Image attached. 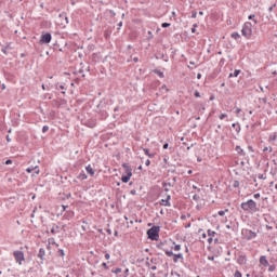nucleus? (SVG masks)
<instances>
[{
    "instance_id": "51",
    "label": "nucleus",
    "mask_w": 277,
    "mask_h": 277,
    "mask_svg": "<svg viewBox=\"0 0 277 277\" xmlns=\"http://www.w3.org/2000/svg\"><path fill=\"white\" fill-rule=\"evenodd\" d=\"M61 254L64 256V251L62 250Z\"/></svg>"
},
{
    "instance_id": "21",
    "label": "nucleus",
    "mask_w": 277,
    "mask_h": 277,
    "mask_svg": "<svg viewBox=\"0 0 277 277\" xmlns=\"http://www.w3.org/2000/svg\"><path fill=\"white\" fill-rule=\"evenodd\" d=\"M234 277H243V275L241 274V272L235 271Z\"/></svg>"
},
{
    "instance_id": "6",
    "label": "nucleus",
    "mask_w": 277,
    "mask_h": 277,
    "mask_svg": "<svg viewBox=\"0 0 277 277\" xmlns=\"http://www.w3.org/2000/svg\"><path fill=\"white\" fill-rule=\"evenodd\" d=\"M13 254L16 263H18V265H23V261H25V253H23V251H15Z\"/></svg>"
},
{
    "instance_id": "44",
    "label": "nucleus",
    "mask_w": 277,
    "mask_h": 277,
    "mask_svg": "<svg viewBox=\"0 0 277 277\" xmlns=\"http://www.w3.org/2000/svg\"><path fill=\"white\" fill-rule=\"evenodd\" d=\"M202 76L200 74L197 75V79H200Z\"/></svg>"
},
{
    "instance_id": "31",
    "label": "nucleus",
    "mask_w": 277,
    "mask_h": 277,
    "mask_svg": "<svg viewBox=\"0 0 277 277\" xmlns=\"http://www.w3.org/2000/svg\"><path fill=\"white\" fill-rule=\"evenodd\" d=\"M102 267L104 268V269H109V266L107 265V263H102Z\"/></svg>"
},
{
    "instance_id": "49",
    "label": "nucleus",
    "mask_w": 277,
    "mask_h": 277,
    "mask_svg": "<svg viewBox=\"0 0 277 277\" xmlns=\"http://www.w3.org/2000/svg\"><path fill=\"white\" fill-rule=\"evenodd\" d=\"M82 230H85V226L82 225Z\"/></svg>"
},
{
    "instance_id": "28",
    "label": "nucleus",
    "mask_w": 277,
    "mask_h": 277,
    "mask_svg": "<svg viewBox=\"0 0 277 277\" xmlns=\"http://www.w3.org/2000/svg\"><path fill=\"white\" fill-rule=\"evenodd\" d=\"M249 235H251V236H250V239H253V237H256V234H255V233H252V230H249Z\"/></svg>"
},
{
    "instance_id": "41",
    "label": "nucleus",
    "mask_w": 277,
    "mask_h": 277,
    "mask_svg": "<svg viewBox=\"0 0 277 277\" xmlns=\"http://www.w3.org/2000/svg\"><path fill=\"white\" fill-rule=\"evenodd\" d=\"M258 177L259 179H265V176L263 174H260Z\"/></svg>"
},
{
    "instance_id": "5",
    "label": "nucleus",
    "mask_w": 277,
    "mask_h": 277,
    "mask_svg": "<svg viewBox=\"0 0 277 277\" xmlns=\"http://www.w3.org/2000/svg\"><path fill=\"white\" fill-rule=\"evenodd\" d=\"M209 246L212 243H217V233L215 230L208 229V239H207Z\"/></svg>"
},
{
    "instance_id": "10",
    "label": "nucleus",
    "mask_w": 277,
    "mask_h": 277,
    "mask_svg": "<svg viewBox=\"0 0 277 277\" xmlns=\"http://www.w3.org/2000/svg\"><path fill=\"white\" fill-rule=\"evenodd\" d=\"M260 265H262L263 267H269V261H267V256L262 255L260 258Z\"/></svg>"
},
{
    "instance_id": "53",
    "label": "nucleus",
    "mask_w": 277,
    "mask_h": 277,
    "mask_svg": "<svg viewBox=\"0 0 277 277\" xmlns=\"http://www.w3.org/2000/svg\"><path fill=\"white\" fill-rule=\"evenodd\" d=\"M138 170H142V166L138 167Z\"/></svg>"
},
{
    "instance_id": "13",
    "label": "nucleus",
    "mask_w": 277,
    "mask_h": 277,
    "mask_svg": "<svg viewBox=\"0 0 277 277\" xmlns=\"http://www.w3.org/2000/svg\"><path fill=\"white\" fill-rule=\"evenodd\" d=\"M85 170L88 174H90V176H94V169L92 168L91 164L87 166Z\"/></svg>"
},
{
    "instance_id": "55",
    "label": "nucleus",
    "mask_w": 277,
    "mask_h": 277,
    "mask_svg": "<svg viewBox=\"0 0 277 277\" xmlns=\"http://www.w3.org/2000/svg\"><path fill=\"white\" fill-rule=\"evenodd\" d=\"M42 90H44V85H42Z\"/></svg>"
},
{
    "instance_id": "34",
    "label": "nucleus",
    "mask_w": 277,
    "mask_h": 277,
    "mask_svg": "<svg viewBox=\"0 0 277 277\" xmlns=\"http://www.w3.org/2000/svg\"><path fill=\"white\" fill-rule=\"evenodd\" d=\"M161 27L166 28V27H170V23H162Z\"/></svg>"
},
{
    "instance_id": "8",
    "label": "nucleus",
    "mask_w": 277,
    "mask_h": 277,
    "mask_svg": "<svg viewBox=\"0 0 277 277\" xmlns=\"http://www.w3.org/2000/svg\"><path fill=\"white\" fill-rule=\"evenodd\" d=\"M247 263H248V258L246 255L241 254L237 258L238 265H246Z\"/></svg>"
},
{
    "instance_id": "2",
    "label": "nucleus",
    "mask_w": 277,
    "mask_h": 277,
    "mask_svg": "<svg viewBox=\"0 0 277 277\" xmlns=\"http://www.w3.org/2000/svg\"><path fill=\"white\" fill-rule=\"evenodd\" d=\"M241 35L247 40H250L252 38V23L246 22L241 29Z\"/></svg>"
},
{
    "instance_id": "9",
    "label": "nucleus",
    "mask_w": 277,
    "mask_h": 277,
    "mask_svg": "<svg viewBox=\"0 0 277 277\" xmlns=\"http://www.w3.org/2000/svg\"><path fill=\"white\" fill-rule=\"evenodd\" d=\"M51 34H45V35H42L41 36V42L43 43V44H49V42H51Z\"/></svg>"
},
{
    "instance_id": "37",
    "label": "nucleus",
    "mask_w": 277,
    "mask_h": 277,
    "mask_svg": "<svg viewBox=\"0 0 277 277\" xmlns=\"http://www.w3.org/2000/svg\"><path fill=\"white\" fill-rule=\"evenodd\" d=\"M195 96H196V98H200V92L196 91Z\"/></svg>"
},
{
    "instance_id": "20",
    "label": "nucleus",
    "mask_w": 277,
    "mask_h": 277,
    "mask_svg": "<svg viewBox=\"0 0 277 277\" xmlns=\"http://www.w3.org/2000/svg\"><path fill=\"white\" fill-rule=\"evenodd\" d=\"M226 213H228V209L219 211V215H221V217H224Z\"/></svg>"
},
{
    "instance_id": "46",
    "label": "nucleus",
    "mask_w": 277,
    "mask_h": 277,
    "mask_svg": "<svg viewBox=\"0 0 277 277\" xmlns=\"http://www.w3.org/2000/svg\"><path fill=\"white\" fill-rule=\"evenodd\" d=\"M6 141H8V142H11L10 136L6 137Z\"/></svg>"
},
{
    "instance_id": "18",
    "label": "nucleus",
    "mask_w": 277,
    "mask_h": 277,
    "mask_svg": "<svg viewBox=\"0 0 277 277\" xmlns=\"http://www.w3.org/2000/svg\"><path fill=\"white\" fill-rule=\"evenodd\" d=\"M144 153L147 157H149V159H153V157H155V154H150L148 149H144Z\"/></svg>"
},
{
    "instance_id": "12",
    "label": "nucleus",
    "mask_w": 277,
    "mask_h": 277,
    "mask_svg": "<svg viewBox=\"0 0 277 277\" xmlns=\"http://www.w3.org/2000/svg\"><path fill=\"white\" fill-rule=\"evenodd\" d=\"M198 236H199V239H200L201 241H205V239H207V236L209 237V235L206 234V233H205V229H202V228L198 229Z\"/></svg>"
},
{
    "instance_id": "45",
    "label": "nucleus",
    "mask_w": 277,
    "mask_h": 277,
    "mask_svg": "<svg viewBox=\"0 0 277 277\" xmlns=\"http://www.w3.org/2000/svg\"><path fill=\"white\" fill-rule=\"evenodd\" d=\"M271 140H276V136H271Z\"/></svg>"
},
{
    "instance_id": "50",
    "label": "nucleus",
    "mask_w": 277,
    "mask_h": 277,
    "mask_svg": "<svg viewBox=\"0 0 277 277\" xmlns=\"http://www.w3.org/2000/svg\"><path fill=\"white\" fill-rule=\"evenodd\" d=\"M197 161H202V159L198 158Z\"/></svg>"
},
{
    "instance_id": "30",
    "label": "nucleus",
    "mask_w": 277,
    "mask_h": 277,
    "mask_svg": "<svg viewBox=\"0 0 277 277\" xmlns=\"http://www.w3.org/2000/svg\"><path fill=\"white\" fill-rule=\"evenodd\" d=\"M105 259H106V261H109V259H111V255L109 253L105 252Z\"/></svg>"
},
{
    "instance_id": "26",
    "label": "nucleus",
    "mask_w": 277,
    "mask_h": 277,
    "mask_svg": "<svg viewBox=\"0 0 277 277\" xmlns=\"http://www.w3.org/2000/svg\"><path fill=\"white\" fill-rule=\"evenodd\" d=\"M241 72V70H239V69H236L235 71H234V77H239V74Z\"/></svg>"
},
{
    "instance_id": "4",
    "label": "nucleus",
    "mask_w": 277,
    "mask_h": 277,
    "mask_svg": "<svg viewBox=\"0 0 277 277\" xmlns=\"http://www.w3.org/2000/svg\"><path fill=\"white\" fill-rule=\"evenodd\" d=\"M147 235L149 239H151L153 241H157V239H159V227H151L150 229L147 230Z\"/></svg>"
},
{
    "instance_id": "16",
    "label": "nucleus",
    "mask_w": 277,
    "mask_h": 277,
    "mask_svg": "<svg viewBox=\"0 0 277 277\" xmlns=\"http://www.w3.org/2000/svg\"><path fill=\"white\" fill-rule=\"evenodd\" d=\"M52 235H55L56 233H60V227L57 225H53L51 228Z\"/></svg>"
},
{
    "instance_id": "56",
    "label": "nucleus",
    "mask_w": 277,
    "mask_h": 277,
    "mask_svg": "<svg viewBox=\"0 0 277 277\" xmlns=\"http://www.w3.org/2000/svg\"><path fill=\"white\" fill-rule=\"evenodd\" d=\"M0 274H1V271H0Z\"/></svg>"
},
{
    "instance_id": "14",
    "label": "nucleus",
    "mask_w": 277,
    "mask_h": 277,
    "mask_svg": "<svg viewBox=\"0 0 277 277\" xmlns=\"http://www.w3.org/2000/svg\"><path fill=\"white\" fill-rule=\"evenodd\" d=\"M230 38H233V40H239L241 38V35L235 31V32H232Z\"/></svg>"
},
{
    "instance_id": "48",
    "label": "nucleus",
    "mask_w": 277,
    "mask_h": 277,
    "mask_svg": "<svg viewBox=\"0 0 277 277\" xmlns=\"http://www.w3.org/2000/svg\"><path fill=\"white\" fill-rule=\"evenodd\" d=\"M2 90H5V84L2 85Z\"/></svg>"
},
{
    "instance_id": "15",
    "label": "nucleus",
    "mask_w": 277,
    "mask_h": 277,
    "mask_svg": "<svg viewBox=\"0 0 277 277\" xmlns=\"http://www.w3.org/2000/svg\"><path fill=\"white\" fill-rule=\"evenodd\" d=\"M131 176H133V175H122L121 176L122 183H129V181H131Z\"/></svg>"
},
{
    "instance_id": "29",
    "label": "nucleus",
    "mask_w": 277,
    "mask_h": 277,
    "mask_svg": "<svg viewBox=\"0 0 277 277\" xmlns=\"http://www.w3.org/2000/svg\"><path fill=\"white\" fill-rule=\"evenodd\" d=\"M253 198H255V200H259V198H261V194H259V193L254 194Z\"/></svg>"
},
{
    "instance_id": "38",
    "label": "nucleus",
    "mask_w": 277,
    "mask_h": 277,
    "mask_svg": "<svg viewBox=\"0 0 277 277\" xmlns=\"http://www.w3.org/2000/svg\"><path fill=\"white\" fill-rule=\"evenodd\" d=\"M241 114V108H236V115L239 116Z\"/></svg>"
},
{
    "instance_id": "19",
    "label": "nucleus",
    "mask_w": 277,
    "mask_h": 277,
    "mask_svg": "<svg viewBox=\"0 0 277 277\" xmlns=\"http://www.w3.org/2000/svg\"><path fill=\"white\" fill-rule=\"evenodd\" d=\"M35 170V174H32V176H38V174H40V168L37 166L34 168Z\"/></svg>"
},
{
    "instance_id": "3",
    "label": "nucleus",
    "mask_w": 277,
    "mask_h": 277,
    "mask_svg": "<svg viewBox=\"0 0 277 277\" xmlns=\"http://www.w3.org/2000/svg\"><path fill=\"white\" fill-rule=\"evenodd\" d=\"M241 209H243V211H256V202L252 199H249L246 202L241 203Z\"/></svg>"
},
{
    "instance_id": "33",
    "label": "nucleus",
    "mask_w": 277,
    "mask_h": 277,
    "mask_svg": "<svg viewBox=\"0 0 277 277\" xmlns=\"http://www.w3.org/2000/svg\"><path fill=\"white\" fill-rule=\"evenodd\" d=\"M114 274H120V272H122V268H116L115 271H113Z\"/></svg>"
},
{
    "instance_id": "39",
    "label": "nucleus",
    "mask_w": 277,
    "mask_h": 277,
    "mask_svg": "<svg viewBox=\"0 0 277 277\" xmlns=\"http://www.w3.org/2000/svg\"><path fill=\"white\" fill-rule=\"evenodd\" d=\"M145 166H147V167L150 166V160L147 159V160L145 161Z\"/></svg>"
},
{
    "instance_id": "54",
    "label": "nucleus",
    "mask_w": 277,
    "mask_h": 277,
    "mask_svg": "<svg viewBox=\"0 0 277 277\" xmlns=\"http://www.w3.org/2000/svg\"><path fill=\"white\" fill-rule=\"evenodd\" d=\"M275 189H277V184L275 185Z\"/></svg>"
},
{
    "instance_id": "17",
    "label": "nucleus",
    "mask_w": 277,
    "mask_h": 277,
    "mask_svg": "<svg viewBox=\"0 0 277 277\" xmlns=\"http://www.w3.org/2000/svg\"><path fill=\"white\" fill-rule=\"evenodd\" d=\"M78 179H79V181H85V179H88V175L85 174V172H81V173L78 175Z\"/></svg>"
},
{
    "instance_id": "24",
    "label": "nucleus",
    "mask_w": 277,
    "mask_h": 277,
    "mask_svg": "<svg viewBox=\"0 0 277 277\" xmlns=\"http://www.w3.org/2000/svg\"><path fill=\"white\" fill-rule=\"evenodd\" d=\"M254 16H255V15H249L248 18H249V21H253V23L256 24V23H259V22H258L256 19H254Z\"/></svg>"
},
{
    "instance_id": "43",
    "label": "nucleus",
    "mask_w": 277,
    "mask_h": 277,
    "mask_svg": "<svg viewBox=\"0 0 277 277\" xmlns=\"http://www.w3.org/2000/svg\"><path fill=\"white\" fill-rule=\"evenodd\" d=\"M192 32H193V34H196V28H193V29H192Z\"/></svg>"
},
{
    "instance_id": "25",
    "label": "nucleus",
    "mask_w": 277,
    "mask_h": 277,
    "mask_svg": "<svg viewBox=\"0 0 277 277\" xmlns=\"http://www.w3.org/2000/svg\"><path fill=\"white\" fill-rule=\"evenodd\" d=\"M272 153V147H264L263 148V153Z\"/></svg>"
},
{
    "instance_id": "47",
    "label": "nucleus",
    "mask_w": 277,
    "mask_h": 277,
    "mask_svg": "<svg viewBox=\"0 0 277 277\" xmlns=\"http://www.w3.org/2000/svg\"><path fill=\"white\" fill-rule=\"evenodd\" d=\"M199 14H200V16H202V14H205V13H202V11H200Z\"/></svg>"
},
{
    "instance_id": "11",
    "label": "nucleus",
    "mask_w": 277,
    "mask_h": 277,
    "mask_svg": "<svg viewBox=\"0 0 277 277\" xmlns=\"http://www.w3.org/2000/svg\"><path fill=\"white\" fill-rule=\"evenodd\" d=\"M170 199H171L170 195H167L166 199L160 200V205L162 207H171Z\"/></svg>"
},
{
    "instance_id": "27",
    "label": "nucleus",
    "mask_w": 277,
    "mask_h": 277,
    "mask_svg": "<svg viewBox=\"0 0 277 277\" xmlns=\"http://www.w3.org/2000/svg\"><path fill=\"white\" fill-rule=\"evenodd\" d=\"M47 131H49V126H43L42 133H47Z\"/></svg>"
},
{
    "instance_id": "52",
    "label": "nucleus",
    "mask_w": 277,
    "mask_h": 277,
    "mask_svg": "<svg viewBox=\"0 0 277 277\" xmlns=\"http://www.w3.org/2000/svg\"><path fill=\"white\" fill-rule=\"evenodd\" d=\"M229 77H234V75H233V74H229Z\"/></svg>"
},
{
    "instance_id": "36",
    "label": "nucleus",
    "mask_w": 277,
    "mask_h": 277,
    "mask_svg": "<svg viewBox=\"0 0 277 277\" xmlns=\"http://www.w3.org/2000/svg\"><path fill=\"white\" fill-rule=\"evenodd\" d=\"M5 166H12V160L11 159L6 160Z\"/></svg>"
},
{
    "instance_id": "22",
    "label": "nucleus",
    "mask_w": 277,
    "mask_h": 277,
    "mask_svg": "<svg viewBox=\"0 0 277 277\" xmlns=\"http://www.w3.org/2000/svg\"><path fill=\"white\" fill-rule=\"evenodd\" d=\"M155 72H156V75H158V77H160L161 79H163V72H162V71L156 70Z\"/></svg>"
},
{
    "instance_id": "7",
    "label": "nucleus",
    "mask_w": 277,
    "mask_h": 277,
    "mask_svg": "<svg viewBox=\"0 0 277 277\" xmlns=\"http://www.w3.org/2000/svg\"><path fill=\"white\" fill-rule=\"evenodd\" d=\"M122 168L124 169V174L128 176H133V169L127 163L122 164Z\"/></svg>"
},
{
    "instance_id": "23",
    "label": "nucleus",
    "mask_w": 277,
    "mask_h": 277,
    "mask_svg": "<svg viewBox=\"0 0 277 277\" xmlns=\"http://www.w3.org/2000/svg\"><path fill=\"white\" fill-rule=\"evenodd\" d=\"M220 120H224V118H228V115L227 114H221L219 116Z\"/></svg>"
},
{
    "instance_id": "32",
    "label": "nucleus",
    "mask_w": 277,
    "mask_h": 277,
    "mask_svg": "<svg viewBox=\"0 0 277 277\" xmlns=\"http://www.w3.org/2000/svg\"><path fill=\"white\" fill-rule=\"evenodd\" d=\"M236 150H237V153H243V149H241V147L240 146H236Z\"/></svg>"
},
{
    "instance_id": "42",
    "label": "nucleus",
    "mask_w": 277,
    "mask_h": 277,
    "mask_svg": "<svg viewBox=\"0 0 277 277\" xmlns=\"http://www.w3.org/2000/svg\"><path fill=\"white\" fill-rule=\"evenodd\" d=\"M234 186L235 187L239 186V182H235Z\"/></svg>"
},
{
    "instance_id": "1",
    "label": "nucleus",
    "mask_w": 277,
    "mask_h": 277,
    "mask_svg": "<svg viewBox=\"0 0 277 277\" xmlns=\"http://www.w3.org/2000/svg\"><path fill=\"white\" fill-rule=\"evenodd\" d=\"M171 250L168 248L163 249L164 254H167L169 258L173 256V263H179V261H182L183 253H174V252H181V245H176V242H171L170 246ZM174 250V252H172Z\"/></svg>"
},
{
    "instance_id": "40",
    "label": "nucleus",
    "mask_w": 277,
    "mask_h": 277,
    "mask_svg": "<svg viewBox=\"0 0 277 277\" xmlns=\"http://www.w3.org/2000/svg\"><path fill=\"white\" fill-rule=\"evenodd\" d=\"M168 143H166L164 145H163V149L166 150V149H168Z\"/></svg>"
},
{
    "instance_id": "35",
    "label": "nucleus",
    "mask_w": 277,
    "mask_h": 277,
    "mask_svg": "<svg viewBox=\"0 0 277 277\" xmlns=\"http://www.w3.org/2000/svg\"><path fill=\"white\" fill-rule=\"evenodd\" d=\"M34 171V168H27L26 172H28V174H31V172Z\"/></svg>"
}]
</instances>
